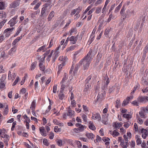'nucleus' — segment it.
<instances>
[{
  "instance_id": "2eb2a0df",
  "label": "nucleus",
  "mask_w": 148,
  "mask_h": 148,
  "mask_svg": "<svg viewBox=\"0 0 148 148\" xmlns=\"http://www.w3.org/2000/svg\"><path fill=\"white\" fill-rule=\"evenodd\" d=\"M16 77V75L15 73H14L13 75V76H12L11 72L10 71H9L8 77V78L9 79H11L12 78H13V79H14Z\"/></svg>"
},
{
  "instance_id": "f3484780",
  "label": "nucleus",
  "mask_w": 148,
  "mask_h": 148,
  "mask_svg": "<svg viewBox=\"0 0 148 148\" xmlns=\"http://www.w3.org/2000/svg\"><path fill=\"white\" fill-rule=\"evenodd\" d=\"M89 125L88 126V127L90 129L93 130L95 129L96 128L93 125L91 121L89 122Z\"/></svg>"
},
{
  "instance_id": "49530a36",
  "label": "nucleus",
  "mask_w": 148,
  "mask_h": 148,
  "mask_svg": "<svg viewBox=\"0 0 148 148\" xmlns=\"http://www.w3.org/2000/svg\"><path fill=\"white\" fill-rule=\"evenodd\" d=\"M57 89V85H54L53 87V92L54 93H56Z\"/></svg>"
},
{
  "instance_id": "680f3d73",
  "label": "nucleus",
  "mask_w": 148,
  "mask_h": 148,
  "mask_svg": "<svg viewBox=\"0 0 148 148\" xmlns=\"http://www.w3.org/2000/svg\"><path fill=\"white\" fill-rule=\"evenodd\" d=\"M54 131L56 132H57L59 131V128H58V126H55L54 128Z\"/></svg>"
},
{
  "instance_id": "de8ad7c7",
  "label": "nucleus",
  "mask_w": 148,
  "mask_h": 148,
  "mask_svg": "<svg viewBox=\"0 0 148 148\" xmlns=\"http://www.w3.org/2000/svg\"><path fill=\"white\" fill-rule=\"evenodd\" d=\"M14 29V27H12L11 28H7L5 30L4 32V33L8 32L9 31L11 30H12Z\"/></svg>"
},
{
  "instance_id": "c9c22d12",
  "label": "nucleus",
  "mask_w": 148,
  "mask_h": 148,
  "mask_svg": "<svg viewBox=\"0 0 148 148\" xmlns=\"http://www.w3.org/2000/svg\"><path fill=\"white\" fill-rule=\"evenodd\" d=\"M119 134L118 132H117L116 130H114L113 133L112 135L114 137L117 136Z\"/></svg>"
},
{
  "instance_id": "4d7b16f0",
  "label": "nucleus",
  "mask_w": 148,
  "mask_h": 148,
  "mask_svg": "<svg viewBox=\"0 0 148 148\" xmlns=\"http://www.w3.org/2000/svg\"><path fill=\"white\" fill-rule=\"evenodd\" d=\"M101 11V8H97L95 12L97 13H99Z\"/></svg>"
},
{
  "instance_id": "a878e982",
  "label": "nucleus",
  "mask_w": 148,
  "mask_h": 148,
  "mask_svg": "<svg viewBox=\"0 0 148 148\" xmlns=\"http://www.w3.org/2000/svg\"><path fill=\"white\" fill-rule=\"evenodd\" d=\"M114 86H110L108 90V92L109 93H111L114 90Z\"/></svg>"
},
{
  "instance_id": "473e14b6",
  "label": "nucleus",
  "mask_w": 148,
  "mask_h": 148,
  "mask_svg": "<svg viewBox=\"0 0 148 148\" xmlns=\"http://www.w3.org/2000/svg\"><path fill=\"white\" fill-rule=\"evenodd\" d=\"M4 8V4L3 2H0V9L3 10Z\"/></svg>"
},
{
  "instance_id": "bf43d9fd",
  "label": "nucleus",
  "mask_w": 148,
  "mask_h": 148,
  "mask_svg": "<svg viewBox=\"0 0 148 148\" xmlns=\"http://www.w3.org/2000/svg\"><path fill=\"white\" fill-rule=\"evenodd\" d=\"M5 55V53L4 51H2L1 53V57L2 58H5V57H6V56Z\"/></svg>"
},
{
  "instance_id": "3c124183",
  "label": "nucleus",
  "mask_w": 148,
  "mask_h": 148,
  "mask_svg": "<svg viewBox=\"0 0 148 148\" xmlns=\"http://www.w3.org/2000/svg\"><path fill=\"white\" fill-rule=\"evenodd\" d=\"M45 47V45H44L42 46L41 47H40L37 50V51H40L41 50H43L44 48Z\"/></svg>"
},
{
  "instance_id": "423d86ee",
  "label": "nucleus",
  "mask_w": 148,
  "mask_h": 148,
  "mask_svg": "<svg viewBox=\"0 0 148 148\" xmlns=\"http://www.w3.org/2000/svg\"><path fill=\"white\" fill-rule=\"evenodd\" d=\"M103 97V94L102 93L99 92L97 99V101H98L100 102L102 100V99Z\"/></svg>"
},
{
  "instance_id": "20e7f679",
  "label": "nucleus",
  "mask_w": 148,
  "mask_h": 148,
  "mask_svg": "<svg viewBox=\"0 0 148 148\" xmlns=\"http://www.w3.org/2000/svg\"><path fill=\"white\" fill-rule=\"evenodd\" d=\"M137 101L140 103H145L147 102L146 96H139L137 98Z\"/></svg>"
},
{
  "instance_id": "cd10ccee",
  "label": "nucleus",
  "mask_w": 148,
  "mask_h": 148,
  "mask_svg": "<svg viewBox=\"0 0 148 148\" xmlns=\"http://www.w3.org/2000/svg\"><path fill=\"white\" fill-rule=\"evenodd\" d=\"M104 79L105 80L106 79V87H107L108 85L110 82L109 78L107 76H106L104 77Z\"/></svg>"
},
{
  "instance_id": "72a5a7b5",
  "label": "nucleus",
  "mask_w": 148,
  "mask_h": 148,
  "mask_svg": "<svg viewBox=\"0 0 148 148\" xmlns=\"http://www.w3.org/2000/svg\"><path fill=\"white\" fill-rule=\"evenodd\" d=\"M21 30V27H19L18 29V30L16 32L14 36V37L18 35V34L20 33V32Z\"/></svg>"
},
{
  "instance_id": "79ce46f5",
  "label": "nucleus",
  "mask_w": 148,
  "mask_h": 148,
  "mask_svg": "<svg viewBox=\"0 0 148 148\" xmlns=\"http://www.w3.org/2000/svg\"><path fill=\"white\" fill-rule=\"evenodd\" d=\"M43 143L45 145L48 146L49 145V144L48 142V141L47 139H44L43 140Z\"/></svg>"
},
{
  "instance_id": "c756f323",
  "label": "nucleus",
  "mask_w": 148,
  "mask_h": 148,
  "mask_svg": "<svg viewBox=\"0 0 148 148\" xmlns=\"http://www.w3.org/2000/svg\"><path fill=\"white\" fill-rule=\"evenodd\" d=\"M81 65L79 64V63L78 64H77L76 65L75 69L74 70V71L73 72L74 73H76L77 71L78 70V69L79 67L80 66V65Z\"/></svg>"
},
{
  "instance_id": "aec40b11",
  "label": "nucleus",
  "mask_w": 148,
  "mask_h": 148,
  "mask_svg": "<svg viewBox=\"0 0 148 148\" xmlns=\"http://www.w3.org/2000/svg\"><path fill=\"white\" fill-rule=\"evenodd\" d=\"M37 62L35 61L33 62L32 64L31 65V70H33L34 69L36 66Z\"/></svg>"
},
{
  "instance_id": "0eeeda50",
  "label": "nucleus",
  "mask_w": 148,
  "mask_h": 148,
  "mask_svg": "<svg viewBox=\"0 0 148 148\" xmlns=\"http://www.w3.org/2000/svg\"><path fill=\"white\" fill-rule=\"evenodd\" d=\"M19 5L18 2L17 1H15L10 4V7L11 8H14L18 6Z\"/></svg>"
},
{
  "instance_id": "4c0bfd02",
  "label": "nucleus",
  "mask_w": 148,
  "mask_h": 148,
  "mask_svg": "<svg viewBox=\"0 0 148 148\" xmlns=\"http://www.w3.org/2000/svg\"><path fill=\"white\" fill-rule=\"evenodd\" d=\"M54 136V134L52 132H51L49 135V138L53 139Z\"/></svg>"
},
{
  "instance_id": "f257e3e1",
  "label": "nucleus",
  "mask_w": 148,
  "mask_h": 148,
  "mask_svg": "<svg viewBox=\"0 0 148 148\" xmlns=\"http://www.w3.org/2000/svg\"><path fill=\"white\" fill-rule=\"evenodd\" d=\"M90 62V59L83 58L79 62V64L83 65V69L84 70H86L88 69Z\"/></svg>"
},
{
  "instance_id": "bb28decb",
  "label": "nucleus",
  "mask_w": 148,
  "mask_h": 148,
  "mask_svg": "<svg viewBox=\"0 0 148 148\" xmlns=\"http://www.w3.org/2000/svg\"><path fill=\"white\" fill-rule=\"evenodd\" d=\"M82 9V8L81 7H79L77 8L76 9V10H76L77 13L75 14V16L78 15L79 13L81 11Z\"/></svg>"
},
{
  "instance_id": "37998d69",
  "label": "nucleus",
  "mask_w": 148,
  "mask_h": 148,
  "mask_svg": "<svg viewBox=\"0 0 148 148\" xmlns=\"http://www.w3.org/2000/svg\"><path fill=\"white\" fill-rule=\"evenodd\" d=\"M148 49V45H147L145 47V49L144 50V55H146V53L147 52Z\"/></svg>"
},
{
  "instance_id": "ddd939ff",
  "label": "nucleus",
  "mask_w": 148,
  "mask_h": 148,
  "mask_svg": "<svg viewBox=\"0 0 148 148\" xmlns=\"http://www.w3.org/2000/svg\"><path fill=\"white\" fill-rule=\"evenodd\" d=\"M36 101L35 100H34L32 102V104L31 105V106L30 107V108L31 109V110L34 111V110H35V106H36Z\"/></svg>"
},
{
  "instance_id": "a211bd4d",
  "label": "nucleus",
  "mask_w": 148,
  "mask_h": 148,
  "mask_svg": "<svg viewBox=\"0 0 148 148\" xmlns=\"http://www.w3.org/2000/svg\"><path fill=\"white\" fill-rule=\"evenodd\" d=\"M53 122L55 124L58 125L60 126H62L63 125V123H62L59 122L56 119L53 120Z\"/></svg>"
},
{
  "instance_id": "4468645a",
  "label": "nucleus",
  "mask_w": 148,
  "mask_h": 148,
  "mask_svg": "<svg viewBox=\"0 0 148 148\" xmlns=\"http://www.w3.org/2000/svg\"><path fill=\"white\" fill-rule=\"evenodd\" d=\"M121 126V124L118 123L114 122L113 123V127L116 129H119Z\"/></svg>"
},
{
  "instance_id": "7c9ffc66",
  "label": "nucleus",
  "mask_w": 148,
  "mask_h": 148,
  "mask_svg": "<svg viewBox=\"0 0 148 148\" xmlns=\"http://www.w3.org/2000/svg\"><path fill=\"white\" fill-rule=\"evenodd\" d=\"M91 52H92V51H91V50H90V51L87 54V56H85L84 58H85V59H90V60H91V59H90V55L91 54Z\"/></svg>"
},
{
  "instance_id": "c85d7f7f",
  "label": "nucleus",
  "mask_w": 148,
  "mask_h": 148,
  "mask_svg": "<svg viewBox=\"0 0 148 148\" xmlns=\"http://www.w3.org/2000/svg\"><path fill=\"white\" fill-rule=\"evenodd\" d=\"M59 53V51H55L53 56V57L55 59H56L59 56L58 54Z\"/></svg>"
},
{
  "instance_id": "f03ea898",
  "label": "nucleus",
  "mask_w": 148,
  "mask_h": 148,
  "mask_svg": "<svg viewBox=\"0 0 148 148\" xmlns=\"http://www.w3.org/2000/svg\"><path fill=\"white\" fill-rule=\"evenodd\" d=\"M47 6H46L43 7L41 11V15L40 16L43 17V18H46L49 14V11L47 10L46 8Z\"/></svg>"
},
{
  "instance_id": "5701e85b",
  "label": "nucleus",
  "mask_w": 148,
  "mask_h": 148,
  "mask_svg": "<svg viewBox=\"0 0 148 148\" xmlns=\"http://www.w3.org/2000/svg\"><path fill=\"white\" fill-rule=\"evenodd\" d=\"M122 6V4L121 3L114 10V12L116 13L118 12L120 10V8Z\"/></svg>"
},
{
  "instance_id": "f8f14e48",
  "label": "nucleus",
  "mask_w": 148,
  "mask_h": 148,
  "mask_svg": "<svg viewBox=\"0 0 148 148\" xmlns=\"http://www.w3.org/2000/svg\"><path fill=\"white\" fill-rule=\"evenodd\" d=\"M16 46H14L9 51V54L10 56L12 55L13 54V53L16 51Z\"/></svg>"
},
{
  "instance_id": "09e8293b",
  "label": "nucleus",
  "mask_w": 148,
  "mask_h": 148,
  "mask_svg": "<svg viewBox=\"0 0 148 148\" xmlns=\"http://www.w3.org/2000/svg\"><path fill=\"white\" fill-rule=\"evenodd\" d=\"M91 7L89 6L87 8L86 10L84 12L83 14V16H85V14L87 13V12L90 9Z\"/></svg>"
},
{
  "instance_id": "a18cd8bd",
  "label": "nucleus",
  "mask_w": 148,
  "mask_h": 148,
  "mask_svg": "<svg viewBox=\"0 0 148 148\" xmlns=\"http://www.w3.org/2000/svg\"><path fill=\"white\" fill-rule=\"evenodd\" d=\"M5 22L6 21L3 20L0 23V29L3 25Z\"/></svg>"
},
{
  "instance_id": "ea45409f",
  "label": "nucleus",
  "mask_w": 148,
  "mask_h": 148,
  "mask_svg": "<svg viewBox=\"0 0 148 148\" xmlns=\"http://www.w3.org/2000/svg\"><path fill=\"white\" fill-rule=\"evenodd\" d=\"M19 78L18 77H17L16 78V79H15V81L13 83L12 85L13 86H15L16 85V84H17V83L18 82V81L19 80Z\"/></svg>"
},
{
  "instance_id": "393cba45",
  "label": "nucleus",
  "mask_w": 148,
  "mask_h": 148,
  "mask_svg": "<svg viewBox=\"0 0 148 148\" xmlns=\"http://www.w3.org/2000/svg\"><path fill=\"white\" fill-rule=\"evenodd\" d=\"M116 105L115 106V107L118 108L119 106L121 105V103H120V99H117L116 101Z\"/></svg>"
},
{
  "instance_id": "1a4fd4ad",
  "label": "nucleus",
  "mask_w": 148,
  "mask_h": 148,
  "mask_svg": "<svg viewBox=\"0 0 148 148\" xmlns=\"http://www.w3.org/2000/svg\"><path fill=\"white\" fill-rule=\"evenodd\" d=\"M75 125L79 128V131L81 132L82 131L84 130V128L85 126L79 123H76L75 124Z\"/></svg>"
},
{
  "instance_id": "0e129e2a",
  "label": "nucleus",
  "mask_w": 148,
  "mask_h": 148,
  "mask_svg": "<svg viewBox=\"0 0 148 148\" xmlns=\"http://www.w3.org/2000/svg\"><path fill=\"white\" fill-rule=\"evenodd\" d=\"M5 86V84L4 83L1 82L0 84V88H3Z\"/></svg>"
},
{
  "instance_id": "338daca9",
  "label": "nucleus",
  "mask_w": 148,
  "mask_h": 148,
  "mask_svg": "<svg viewBox=\"0 0 148 148\" xmlns=\"http://www.w3.org/2000/svg\"><path fill=\"white\" fill-rule=\"evenodd\" d=\"M26 92V90L25 88H23L21 90V92L23 94L25 93Z\"/></svg>"
},
{
  "instance_id": "39448f33",
  "label": "nucleus",
  "mask_w": 148,
  "mask_h": 148,
  "mask_svg": "<svg viewBox=\"0 0 148 148\" xmlns=\"http://www.w3.org/2000/svg\"><path fill=\"white\" fill-rule=\"evenodd\" d=\"M78 36V35L76 37L72 36L70 38H69V40L71 41V43L72 44H74L76 43L77 40Z\"/></svg>"
},
{
  "instance_id": "6e6552de",
  "label": "nucleus",
  "mask_w": 148,
  "mask_h": 148,
  "mask_svg": "<svg viewBox=\"0 0 148 148\" xmlns=\"http://www.w3.org/2000/svg\"><path fill=\"white\" fill-rule=\"evenodd\" d=\"M92 118L94 119H101V117L99 114V113H97L96 114H92Z\"/></svg>"
},
{
  "instance_id": "a19ab883",
  "label": "nucleus",
  "mask_w": 148,
  "mask_h": 148,
  "mask_svg": "<svg viewBox=\"0 0 148 148\" xmlns=\"http://www.w3.org/2000/svg\"><path fill=\"white\" fill-rule=\"evenodd\" d=\"M110 31V29H106L104 32V34L106 35H108L109 32Z\"/></svg>"
},
{
  "instance_id": "7ed1b4c3",
  "label": "nucleus",
  "mask_w": 148,
  "mask_h": 148,
  "mask_svg": "<svg viewBox=\"0 0 148 148\" xmlns=\"http://www.w3.org/2000/svg\"><path fill=\"white\" fill-rule=\"evenodd\" d=\"M18 16H16L11 19L8 22V23L10 24V26L11 27L13 26L15 24L18 22V21L16 20Z\"/></svg>"
},
{
  "instance_id": "052dcab7",
  "label": "nucleus",
  "mask_w": 148,
  "mask_h": 148,
  "mask_svg": "<svg viewBox=\"0 0 148 148\" xmlns=\"http://www.w3.org/2000/svg\"><path fill=\"white\" fill-rule=\"evenodd\" d=\"M83 107L84 110H85V111H88V108L85 105L83 106Z\"/></svg>"
},
{
  "instance_id": "dca6fc26",
  "label": "nucleus",
  "mask_w": 148,
  "mask_h": 148,
  "mask_svg": "<svg viewBox=\"0 0 148 148\" xmlns=\"http://www.w3.org/2000/svg\"><path fill=\"white\" fill-rule=\"evenodd\" d=\"M54 12L53 11H51V12L50 13L49 17L47 18L48 21H50L54 16Z\"/></svg>"
},
{
  "instance_id": "5fc2aeb1",
  "label": "nucleus",
  "mask_w": 148,
  "mask_h": 148,
  "mask_svg": "<svg viewBox=\"0 0 148 148\" xmlns=\"http://www.w3.org/2000/svg\"><path fill=\"white\" fill-rule=\"evenodd\" d=\"M69 112L67 114V115L68 116H71L73 114V112Z\"/></svg>"
},
{
  "instance_id": "412c9836",
  "label": "nucleus",
  "mask_w": 148,
  "mask_h": 148,
  "mask_svg": "<svg viewBox=\"0 0 148 148\" xmlns=\"http://www.w3.org/2000/svg\"><path fill=\"white\" fill-rule=\"evenodd\" d=\"M39 66L40 67V69L42 71H44L45 69V66H43V64L41 62L39 63Z\"/></svg>"
},
{
  "instance_id": "774afa93",
  "label": "nucleus",
  "mask_w": 148,
  "mask_h": 148,
  "mask_svg": "<svg viewBox=\"0 0 148 148\" xmlns=\"http://www.w3.org/2000/svg\"><path fill=\"white\" fill-rule=\"evenodd\" d=\"M142 110H143V111H145V110L147 111H148V105L146 107H142Z\"/></svg>"
},
{
  "instance_id": "f704fd0d",
  "label": "nucleus",
  "mask_w": 148,
  "mask_h": 148,
  "mask_svg": "<svg viewBox=\"0 0 148 148\" xmlns=\"http://www.w3.org/2000/svg\"><path fill=\"white\" fill-rule=\"evenodd\" d=\"M139 114L141 117L143 118H146V117L145 115H144L143 112H139Z\"/></svg>"
},
{
  "instance_id": "2f4dec72",
  "label": "nucleus",
  "mask_w": 148,
  "mask_h": 148,
  "mask_svg": "<svg viewBox=\"0 0 148 148\" xmlns=\"http://www.w3.org/2000/svg\"><path fill=\"white\" fill-rule=\"evenodd\" d=\"M89 87V84H88L87 83H86V84L85 85V88H84V92H87L88 90Z\"/></svg>"
},
{
  "instance_id": "4be33fe9",
  "label": "nucleus",
  "mask_w": 148,
  "mask_h": 148,
  "mask_svg": "<svg viewBox=\"0 0 148 148\" xmlns=\"http://www.w3.org/2000/svg\"><path fill=\"white\" fill-rule=\"evenodd\" d=\"M60 93L58 95L59 98L61 100H62L64 97V95L63 93V92L60 90Z\"/></svg>"
},
{
  "instance_id": "b1692460",
  "label": "nucleus",
  "mask_w": 148,
  "mask_h": 148,
  "mask_svg": "<svg viewBox=\"0 0 148 148\" xmlns=\"http://www.w3.org/2000/svg\"><path fill=\"white\" fill-rule=\"evenodd\" d=\"M123 116L125 118L129 119L131 118L132 115L128 114H123Z\"/></svg>"
},
{
  "instance_id": "6e6d98bb",
  "label": "nucleus",
  "mask_w": 148,
  "mask_h": 148,
  "mask_svg": "<svg viewBox=\"0 0 148 148\" xmlns=\"http://www.w3.org/2000/svg\"><path fill=\"white\" fill-rule=\"evenodd\" d=\"M124 142H122L120 144V145L121 146L123 147V148H127V146L126 145H124Z\"/></svg>"
},
{
  "instance_id": "c03bdc74",
  "label": "nucleus",
  "mask_w": 148,
  "mask_h": 148,
  "mask_svg": "<svg viewBox=\"0 0 148 148\" xmlns=\"http://www.w3.org/2000/svg\"><path fill=\"white\" fill-rule=\"evenodd\" d=\"M16 121H15L12 124V127L11 128V130L12 131H13L14 130L15 128V126L16 124Z\"/></svg>"
},
{
  "instance_id": "e433bc0d",
  "label": "nucleus",
  "mask_w": 148,
  "mask_h": 148,
  "mask_svg": "<svg viewBox=\"0 0 148 148\" xmlns=\"http://www.w3.org/2000/svg\"><path fill=\"white\" fill-rule=\"evenodd\" d=\"M57 142L59 146H61L62 145V143L61 140L60 139L58 140Z\"/></svg>"
},
{
  "instance_id": "13d9d810",
  "label": "nucleus",
  "mask_w": 148,
  "mask_h": 148,
  "mask_svg": "<svg viewBox=\"0 0 148 148\" xmlns=\"http://www.w3.org/2000/svg\"><path fill=\"white\" fill-rule=\"evenodd\" d=\"M4 137H5V138L6 139V140L5 141H6L8 142V141H9V139L8 138L9 137V136L8 135L6 134H4Z\"/></svg>"
},
{
  "instance_id": "6ab92c4d",
  "label": "nucleus",
  "mask_w": 148,
  "mask_h": 148,
  "mask_svg": "<svg viewBox=\"0 0 148 148\" xmlns=\"http://www.w3.org/2000/svg\"><path fill=\"white\" fill-rule=\"evenodd\" d=\"M125 7L124 6H123L121 11L120 13L121 14H122V16H123L124 17H125V18H126L127 17V15L126 14H125L123 13V12L125 11Z\"/></svg>"
},
{
  "instance_id": "603ef678",
  "label": "nucleus",
  "mask_w": 148,
  "mask_h": 148,
  "mask_svg": "<svg viewBox=\"0 0 148 148\" xmlns=\"http://www.w3.org/2000/svg\"><path fill=\"white\" fill-rule=\"evenodd\" d=\"M40 4L39 3H38L37 4L35 5L34 8V9L35 10L37 9L39 7Z\"/></svg>"
},
{
  "instance_id": "69168bd1",
  "label": "nucleus",
  "mask_w": 148,
  "mask_h": 148,
  "mask_svg": "<svg viewBox=\"0 0 148 148\" xmlns=\"http://www.w3.org/2000/svg\"><path fill=\"white\" fill-rule=\"evenodd\" d=\"M77 147L78 148H80L82 146L81 143L80 141H78L77 143Z\"/></svg>"
},
{
  "instance_id": "9b49d317",
  "label": "nucleus",
  "mask_w": 148,
  "mask_h": 148,
  "mask_svg": "<svg viewBox=\"0 0 148 148\" xmlns=\"http://www.w3.org/2000/svg\"><path fill=\"white\" fill-rule=\"evenodd\" d=\"M129 97H127L126 99H124L123 101L122 104V106H125L127 105L129 103Z\"/></svg>"
},
{
  "instance_id": "8fccbe9b",
  "label": "nucleus",
  "mask_w": 148,
  "mask_h": 148,
  "mask_svg": "<svg viewBox=\"0 0 148 148\" xmlns=\"http://www.w3.org/2000/svg\"><path fill=\"white\" fill-rule=\"evenodd\" d=\"M114 18V17L113 16L112 14H111L110 15L108 19V22H109V21H111V18Z\"/></svg>"
},
{
  "instance_id": "58836bf2",
  "label": "nucleus",
  "mask_w": 148,
  "mask_h": 148,
  "mask_svg": "<svg viewBox=\"0 0 148 148\" xmlns=\"http://www.w3.org/2000/svg\"><path fill=\"white\" fill-rule=\"evenodd\" d=\"M137 144L138 145H139L141 143V140L140 138H138L136 141Z\"/></svg>"
},
{
  "instance_id": "9d476101",
  "label": "nucleus",
  "mask_w": 148,
  "mask_h": 148,
  "mask_svg": "<svg viewBox=\"0 0 148 148\" xmlns=\"http://www.w3.org/2000/svg\"><path fill=\"white\" fill-rule=\"evenodd\" d=\"M86 135L88 139H91L92 140L95 136L91 133H87Z\"/></svg>"
},
{
  "instance_id": "864d4df0",
  "label": "nucleus",
  "mask_w": 148,
  "mask_h": 148,
  "mask_svg": "<svg viewBox=\"0 0 148 148\" xmlns=\"http://www.w3.org/2000/svg\"><path fill=\"white\" fill-rule=\"evenodd\" d=\"M91 76H90L89 77H88V78L86 79V83H87L88 84V82L91 79Z\"/></svg>"
},
{
  "instance_id": "e2e57ef3",
  "label": "nucleus",
  "mask_w": 148,
  "mask_h": 148,
  "mask_svg": "<svg viewBox=\"0 0 148 148\" xmlns=\"http://www.w3.org/2000/svg\"><path fill=\"white\" fill-rule=\"evenodd\" d=\"M74 46H72L70 47L69 48H68L67 49V51H70L71 50L73 49H74Z\"/></svg>"
}]
</instances>
